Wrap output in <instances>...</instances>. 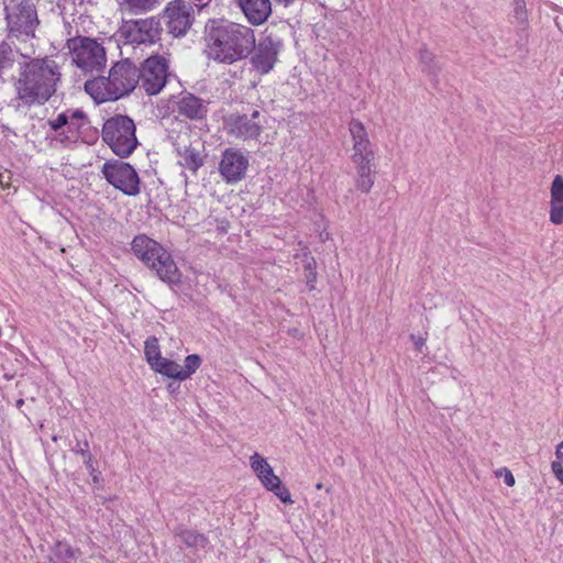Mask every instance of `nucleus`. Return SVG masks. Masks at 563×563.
<instances>
[{"mask_svg":"<svg viewBox=\"0 0 563 563\" xmlns=\"http://www.w3.org/2000/svg\"><path fill=\"white\" fill-rule=\"evenodd\" d=\"M203 54L219 64L247 58L254 48V30L227 19H209L203 29Z\"/></svg>","mask_w":563,"mask_h":563,"instance_id":"nucleus-1","label":"nucleus"},{"mask_svg":"<svg viewBox=\"0 0 563 563\" xmlns=\"http://www.w3.org/2000/svg\"><path fill=\"white\" fill-rule=\"evenodd\" d=\"M18 53L19 51H14L5 41L0 43V76L13 68Z\"/></svg>","mask_w":563,"mask_h":563,"instance_id":"nucleus-29","label":"nucleus"},{"mask_svg":"<svg viewBox=\"0 0 563 563\" xmlns=\"http://www.w3.org/2000/svg\"><path fill=\"white\" fill-rule=\"evenodd\" d=\"M112 76L114 88L110 98L122 99L130 96L140 81L139 68L130 58L115 62L112 65Z\"/></svg>","mask_w":563,"mask_h":563,"instance_id":"nucleus-12","label":"nucleus"},{"mask_svg":"<svg viewBox=\"0 0 563 563\" xmlns=\"http://www.w3.org/2000/svg\"><path fill=\"white\" fill-rule=\"evenodd\" d=\"M114 78L112 76V67L109 75L99 76L93 79H88L84 84V90L88 93L96 104H101L108 101H118L119 98H110L113 91Z\"/></svg>","mask_w":563,"mask_h":563,"instance_id":"nucleus-16","label":"nucleus"},{"mask_svg":"<svg viewBox=\"0 0 563 563\" xmlns=\"http://www.w3.org/2000/svg\"><path fill=\"white\" fill-rule=\"evenodd\" d=\"M261 483L267 490L272 492L283 504H294L289 489L274 472L269 473L268 475H265L264 478L261 479Z\"/></svg>","mask_w":563,"mask_h":563,"instance_id":"nucleus-23","label":"nucleus"},{"mask_svg":"<svg viewBox=\"0 0 563 563\" xmlns=\"http://www.w3.org/2000/svg\"><path fill=\"white\" fill-rule=\"evenodd\" d=\"M260 117V111L258 110H254L251 115L249 117V119H251V121H254L255 119H257Z\"/></svg>","mask_w":563,"mask_h":563,"instance_id":"nucleus-48","label":"nucleus"},{"mask_svg":"<svg viewBox=\"0 0 563 563\" xmlns=\"http://www.w3.org/2000/svg\"><path fill=\"white\" fill-rule=\"evenodd\" d=\"M504 471V482L507 486L511 487L515 485L516 481H515V476L512 475V473L508 470V468H503Z\"/></svg>","mask_w":563,"mask_h":563,"instance_id":"nucleus-42","label":"nucleus"},{"mask_svg":"<svg viewBox=\"0 0 563 563\" xmlns=\"http://www.w3.org/2000/svg\"><path fill=\"white\" fill-rule=\"evenodd\" d=\"M550 194V221L559 225L563 223V177L561 175L554 176Z\"/></svg>","mask_w":563,"mask_h":563,"instance_id":"nucleus-20","label":"nucleus"},{"mask_svg":"<svg viewBox=\"0 0 563 563\" xmlns=\"http://www.w3.org/2000/svg\"><path fill=\"white\" fill-rule=\"evenodd\" d=\"M322 488H323V484L322 483L319 482V483L316 484V489L320 490Z\"/></svg>","mask_w":563,"mask_h":563,"instance_id":"nucleus-51","label":"nucleus"},{"mask_svg":"<svg viewBox=\"0 0 563 563\" xmlns=\"http://www.w3.org/2000/svg\"><path fill=\"white\" fill-rule=\"evenodd\" d=\"M47 125L52 131H59L65 128L70 134L76 135L77 141L86 142L82 137V130L88 129L90 121L82 109H67L57 114L55 119H49Z\"/></svg>","mask_w":563,"mask_h":563,"instance_id":"nucleus-14","label":"nucleus"},{"mask_svg":"<svg viewBox=\"0 0 563 563\" xmlns=\"http://www.w3.org/2000/svg\"><path fill=\"white\" fill-rule=\"evenodd\" d=\"M552 472L555 477L563 484V464L560 461H553L551 464Z\"/></svg>","mask_w":563,"mask_h":563,"instance_id":"nucleus-40","label":"nucleus"},{"mask_svg":"<svg viewBox=\"0 0 563 563\" xmlns=\"http://www.w3.org/2000/svg\"><path fill=\"white\" fill-rule=\"evenodd\" d=\"M167 389L169 393H174L176 390V388L173 387V384H168Z\"/></svg>","mask_w":563,"mask_h":563,"instance_id":"nucleus-50","label":"nucleus"},{"mask_svg":"<svg viewBox=\"0 0 563 563\" xmlns=\"http://www.w3.org/2000/svg\"><path fill=\"white\" fill-rule=\"evenodd\" d=\"M351 161L355 165V167H371L376 168V165L374 163L375 161V154H364V155H351Z\"/></svg>","mask_w":563,"mask_h":563,"instance_id":"nucleus-35","label":"nucleus"},{"mask_svg":"<svg viewBox=\"0 0 563 563\" xmlns=\"http://www.w3.org/2000/svg\"><path fill=\"white\" fill-rule=\"evenodd\" d=\"M555 455L558 461L563 462V441L558 444Z\"/></svg>","mask_w":563,"mask_h":563,"instance_id":"nucleus-44","label":"nucleus"},{"mask_svg":"<svg viewBox=\"0 0 563 563\" xmlns=\"http://www.w3.org/2000/svg\"><path fill=\"white\" fill-rule=\"evenodd\" d=\"M52 553L56 559L54 563H70L71 560L77 559L80 550L74 549L67 542L57 540L52 548Z\"/></svg>","mask_w":563,"mask_h":563,"instance_id":"nucleus-28","label":"nucleus"},{"mask_svg":"<svg viewBox=\"0 0 563 563\" xmlns=\"http://www.w3.org/2000/svg\"><path fill=\"white\" fill-rule=\"evenodd\" d=\"M177 154L183 158L180 165L194 173H196L203 165V157L199 151L194 148L191 145L185 146L181 151L177 147Z\"/></svg>","mask_w":563,"mask_h":563,"instance_id":"nucleus-24","label":"nucleus"},{"mask_svg":"<svg viewBox=\"0 0 563 563\" xmlns=\"http://www.w3.org/2000/svg\"><path fill=\"white\" fill-rule=\"evenodd\" d=\"M4 13L8 36L16 38L22 35L26 37L35 36L40 20L33 0H21L20 2L10 0L9 3L4 4Z\"/></svg>","mask_w":563,"mask_h":563,"instance_id":"nucleus-5","label":"nucleus"},{"mask_svg":"<svg viewBox=\"0 0 563 563\" xmlns=\"http://www.w3.org/2000/svg\"><path fill=\"white\" fill-rule=\"evenodd\" d=\"M419 63L421 65V71L430 78L433 87L437 88L439 84L441 66L435 55L430 52L426 45L419 49Z\"/></svg>","mask_w":563,"mask_h":563,"instance_id":"nucleus-22","label":"nucleus"},{"mask_svg":"<svg viewBox=\"0 0 563 563\" xmlns=\"http://www.w3.org/2000/svg\"><path fill=\"white\" fill-rule=\"evenodd\" d=\"M202 358L199 354H189L185 357L184 367L179 365L180 382L190 378L200 367Z\"/></svg>","mask_w":563,"mask_h":563,"instance_id":"nucleus-30","label":"nucleus"},{"mask_svg":"<svg viewBox=\"0 0 563 563\" xmlns=\"http://www.w3.org/2000/svg\"><path fill=\"white\" fill-rule=\"evenodd\" d=\"M181 282L174 287L175 294L179 297V299L183 301V305L191 302L194 300V296L190 291H180L178 292L177 288L180 286Z\"/></svg>","mask_w":563,"mask_h":563,"instance_id":"nucleus-41","label":"nucleus"},{"mask_svg":"<svg viewBox=\"0 0 563 563\" xmlns=\"http://www.w3.org/2000/svg\"><path fill=\"white\" fill-rule=\"evenodd\" d=\"M288 334H289L290 336H292V338H298V339L302 336L301 332H300V331H299V329H297V328H290V329H288Z\"/></svg>","mask_w":563,"mask_h":563,"instance_id":"nucleus-46","label":"nucleus"},{"mask_svg":"<svg viewBox=\"0 0 563 563\" xmlns=\"http://www.w3.org/2000/svg\"><path fill=\"white\" fill-rule=\"evenodd\" d=\"M375 154L371 141L368 142H354L353 143V154L352 155H364V154Z\"/></svg>","mask_w":563,"mask_h":563,"instance_id":"nucleus-38","label":"nucleus"},{"mask_svg":"<svg viewBox=\"0 0 563 563\" xmlns=\"http://www.w3.org/2000/svg\"><path fill=\"white\" fill-rule=\"evenodd\" d=\"M163 27L159 16L146 19L122 20L118 30L121 38L129 44L152 45L161 40Z\"/></svg>","mask_w":563,"mask_h":563,"instance_id":"nucleus-8","label":"nucleus"},{"mask_svg":"<svg viewBox=\"0 0 563 563\" xmlns=\"http://www.w3.org/2000/svg\"><path fill=\"white\" fill-rule=\"evenodd\" d=\"M249 157L241 150L228 147L222 152L219 173L227 184H236L245 178Z\"/></svg>","mask_w":563,"mask_h":563,"instance_id":"nucleus-13","label":"nucleus"},{"mask_svg":"<svg viewBox=\"0 0 563 563\" xmlns=\"http://www.w3.org/2000/svg\"><path fill=\"white\" fill-rule=\"evenodd\" d=\"M277 4H283L284 7H289L294 3L295 0H274Z\"/></svg>","mask_w":563,"mask_h":563,"instance_id":"nucleus-47","label":"nucleus"},{"mask_svg":"<svg viewBox=\"0 0 563 563\" xmlns=\"http://www.w3.org/2000/svg\"><path fill=\"white\" fill-rule=\"evenodd\" d=\"M168 69V60L159 54H153L144 59L139 71L147 96H156L164 89L169 75Z\"/></svg>","mask_w":563,"mask_h":563,"instance_id":"nucleus-9","label":"nucleus"},{"mask_svg":"<svg viewBox=\"0 0 563 563\" xmlns=\"http://www.w3.org/2000/svg\"><path fill=\"white\" fill-rule=\"evenodd\" d=\"M283 42L273 37L272 34L265 35L256 43L254 37V48L251 49L250 64L260 75H266L274 69Z\"/></svg>","mask_w":563,"mask_h":563,"instance_id":"nucleus-11","label":"nucleus"},{"mask_svg":"<svg viewBox=\"0 0 563 563\" xmlns=\"http://www.w3.org/2000/svg\"><path fill=\"white\" fill-rule=\"evenodd\" d=\"M130 245L132 254L175 291L174 287L180 283L183 274L170 252L146 234L135 235Z\"/></svg>","mask_w":563,"mask_h":563,"instance_id":"nucleus-3","label":"nucleus"},{"mask_svg":"<svg viewBox=\"0 0 563 563\" xmlns=\"http://www.w3.org/2000/svg\"><path fill=\"white\" fill-rule=\"evenodd\" d=\"M56 133L55 140L63 146V147H70L74 144H77L78 141L76 139V135L70 134V131H67L65 128L59 131H54Z\"/></svg>","mask_w":563,"mask_h":563,"instance_id":"nucleus-36","label":"nucleus"},{"mask_svg":"<svg viewBox=\"0 0 563 563\" xmlns=\"http://www.w3.org/2000/svg\"><path fill=\"white\" fill-rule=\"evenodd\" d=\"M102 141L121 159L129 158L140 145L136 125L128 114H114L108 118L101 130Z\"/></svg>","mask_w":563,"mask_h":563,"instance_id":"nucleus-4","label":"nucleus"},{"mask_svg":"<svg viewBox=\"0 0 563 563\" xmlns=\"http://www.w3.org/2000/svg\"><path fill=\"white\" fill-rule=\"evenodd\" d=\"M151 369L164 377L180 382L179 364L173 360L162 357L158 362L152 364Z\"/></svg>","mask_w":563,"mask_h":563,"instance_id":"nucleus-25","label":"nucleus"},{"mask_svg":"<svg viewBox=\"0 0 563 563\" xmlns=\"http://www.w3.org/2000/svg\"><path fill=\"white\" fill-rule=\"evenodd\" d=\"M156 2L157 0H124L129 12L133 14L151 11Z\"/></svg>","mask_w":563,"mask_h":563,"instance_id":"nucleus-34","label":"nucleus"},{"mask_svg":"<svg viewBox=\"0 0 563 563\" xmlns=\"http://www.w3.org/2000/svg\"><path fill=\"white\" fill-rule=\"evenodd\" d=\"M247 22L258 26L267 22L273 13L271 0H234Z\"/></svg>","mask_w":563,"mask_h":563,"instance_id":"nucleus-15","label":"nucleus"},{"mask_svg":"<svg viewBox=\"0 0 563 563\" xmlns=\"http://www.w3.org/2000/svg\"><path fill=\"white\" fill-rule=\"evenodd\" d=\"M24 405V399L20 398L16 400L15 406L16 408H21Z\"/></svg>","mask_w":563,"mask_h":563,"instance_id":"nucleus-49","label":"nucleus"},{"mask_svg":"<svg viewBox=\"0 0 563 563\" xmlns=\"http://www.w3.org/2000/svg\"><path fill=\"white\" fill-rule=\"evenodd\" d=\"M161 15L166 19L168 33L176 38L184 37L195 21L194 5L185 0L168 2Z\"/></svg>","mask_w":563,"mask_h":563,"instance_id":"nucleus-10","label":"nucleus"},{"mask_svg":"<svg viewBox=\"0 0 563 563\" xmlns=\"http://www.w3.org/2000/svg\"><path fill=\"white\" fill-rule=\"evenodd\" d=\"M410 339L412 340L415 347L418 352H421L422 346L426 343V339L422 336H416L415 334L410 335Z\"/></svg>","mask_w":563,"mask_h":563,"instance_id":"nucleus-43","label":"nucleus"},{"mask_svg":"<svg viewBox=\"0 0 563 563\" xmlns=\"http://www.w3.org/2000/svg\"><path fill=\"white\" fill-rule=\"evenodd\" d=\"M60 77L58 65L48 57L19 63V77L13 84L16 96L10 106L16 111L21 107L44 106L56 93Z\"/></svg>","mask_w":563,"mask_h":563,"instance_id":"nucleus-2","label":"nucleus"},{"mask_svg":"<svg viewBox=\"0 0 563 563\" xmlns=\"http://www.w3.org/2000/svg\"><path fill=\"white\" fill-rule=\"evenodd\" d=\"M82 439L78 435H75L76 445L71 449V451L76 455H80L82 457V462L91 476L92 483L97 489L103 488V476L101 471H99L97 466V461L89 450V442L85 437V433H81Z\"/></svg>","mask_w":563,"mask_h":563,"instance_id":"nucleus-19","label":"nucleus"},{"mask_svg":"<svg viewBox=\"0 0 563 563\" xmlns=\"http://www.w3.org/2000/svg\"><path fill=\"white\" fill-rule=\"evenodd\" d=\"M2 131H10L11 132L10 128H8L7 125H2Z\"/></svg>","mask_w":563,"mask_h":563,"instance_id":"nucleus-52","label":"nucleus"},{"mask_svg":"<svg viewBox=\"0 0 563 563\" xmlns=\"http://www.w3.org/2000/svg\"><path fill=\"white\" fill-rule=\"evenodd\" d=\"M98 497L100 498L101 504L103 506H106V507H107L109 501H113V500H115L118 498L115 495L109 496V497H104V496H98Z\"/></svg>","mask_w":563,"mask_h":563,"instance_id":"nucleus-45","label":"nucleus"},{"mask_svg":"<svg viewBox=\"0 0 563 563\" xmlns=\"http://www.w3.org/2000/svg\"><path fill=\"white\" fill-rule=\"evenodd\" d=\"M144 356L150 367L152 364H155V362H158L163 357L158 344V339L156 336L151 335L145 340Z\"/></svg>","mask_w":563,"mask_h":563,"instance_id":"nucleus-31","label":"nucleus"},{"mask_svg":"<svg viewBox=\"0 0 563 563\" xmlns=\"http://www.w3.org/2000/svg\"><path fill=\"white\" fill-rule=\"evenodd\" d=\"M100 173L102 178L114 189L129 197H135L141 192L142 180L139 173L129 162L121 158L107 159Z\"/></svg>","mask_w":563,"mask_h":563,"instance_id":"nucleus-6","label":"nucleus"},{"mask_svg":"<svg viewBox=\"0 0 563 563\" xmlns=\"http://www.w3.org/2000/svg\"><path fill=\"white\" fill-rule=\"evenodd\" d=\"M173 533L187 548L205 549L209 544V539L196 530L188 529L185 525L179 523L173 529Z\"/></svg>","mask_w":563,"mask_h":563,"instance_id":"nucleus-21","label":"nucleus"},{"mask_svg":"<svg viewBox=\"0 0 563 563\" xmlns=\"http://www.w3.org/2000/svg\"><path fill=\"white\" fill-rule=\"evenodd\" d=\"M230 133L245 140H256L263 132V126L249 119L246 114L232 113L225 120Z\"/></svg>","mask_w":563,"mask_h":563,"instance_id":"nucleus-18","label":"nucleus"},{"mask_svg":"<svg viewBox=\"0 0 563 563\" xmlns=\"http://www.w3.org/2000/svg\"><path fill=\"white\" fill-rule=\"evenodd\" d=\"M176 106L179 115L192 121L202 120L208 114V106L206 101L188 91L180 93V98L176 102Z\"/></svg>","mask_w":563,"mask_h":563,"instance_id":"nucleus-17","label":"nucleus"},{"mask_svg":"<svg viewBox=\"0 0 563 563\" xmlns=\"http://www.w3.org/2000/svg\"><path fill=\"white\" fill-rule=\"evenodd\" d=\"M355 169H356V177H355L356 189L363 194H368L375 184V178H376L375 168L355 167Z\"/></svg>","mask_w":563,"mask_h":563,"instance_id":"nucleus-26","label":"nucleus"},{"mask_svg":"<svg viewBox=\"0 0 563 563\" xmlns=\"http://www.w3.org/2000/svg\"><path fill=\"white\" fill-rule=\"evenodd\" d=\"M349 131L351 134V137L354 142H368V133L364 126V124L355 118H352L349 122Z\"/></svg>","mask_w":563,"mask_h":563,"instance_id":"nucleus-33","label":"nucleus"},{"mask_svg":"<svg viewBox=\"0 0 563 563\" xmlns=\"http://www.w3.org/2000/svg\"><path fill=\"white\" fill-rule=\"evenodd\" d=\"M303 276L306 279V286L309 291L316 289L318 273H317V261L311 255L310 251H305L303 254Z\"/></svg>","mask_w":563,"mask_h":563,"instance_id":"nucleus-27","label":"nucleus"},{"mask_svg":"<svg viewBox=\"0 0 563 563\" xmlns=\"http://www.w3.org/2000/svg\"><path fill=\"white\" fill-rule=\"evenodd\" d=\"M251 467L260 481L263 479L265 475L274 472L268 462L258 453H254L251 456Z\"/></svg>","mask_w":563,"mask_h":563,"instance_id":"nucleus-32","label":"nucleus"},{"mask_svg":"<svg viewBox=\"0 0 563 563\" xmlns=\"http://www.w3.org/2000/svg\"><path fill=\"white\" fill-rule=\"evenodd\" d=\"M67 47L71 54L73 63L84 70L101 71L107 64L104 47L92 37L76 36L67 40Z\"/></svg>","mask_w":563,"mask_h":563,"instance_id":"nucleus-7","label":"nucleus"},{"mask_svg":"<svg viewBox=\"0 0 563 563\" xmlns=\"http://www.w3.org/2000/svg\"><path fill=\"white\" fill-rule=\"evenodd\" d=\"M514 14L518 23L525 24L528 22V12L525 0H515Z\"/></svg>","mask_w":563,"mask_h":563,"instance_id":"nucleus-37","label":"nucleus"},{"mask_svg":"<svg viewBox=\"0 0 563 563\" xmlns=\"http://www.w3.org/2000/svg\"><path fill=\"white\" fill-rule=\"evenodd\" d=\"M9 362L3 360V354L0 352V373L5 380H11L15 377V369L9 367Z\"/></svg>","mask_w":563,"mask_h":563,"instance_id":"nucleus-39","label":"nucleus"}]
</instances>
